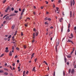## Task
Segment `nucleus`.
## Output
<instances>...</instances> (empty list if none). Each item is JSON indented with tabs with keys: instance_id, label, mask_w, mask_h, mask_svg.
<instances>
[{
	"instance_id": "1",
	"label": "nucleus",
	"mask_w": 76,
	"mask_h": 76,
	"mask_svg": "<svg viewBox=\"0 0 76 76\" xmlns=\"http://www.w3.org/2000/svg\"><path fill=\"white\" fill-rule=\"evenodd\" d=\"M67 42H71L72 44H74V43L72 42V41H71V40L69 39H68L67 41Z\"/></svg>"
},
{
	"instance_id": "2",
	"label": "nucleus",
	"mask_w": 76,
	"mask_h": 76,
	"mask_svg": "<svg viewBox=\"0 0 76 76\" xmlns=\"http://www.w3.org/2000/svg\"><path fill=\"white\" fill-rule=\"evenodd\" d=\"M72 16V11H70V18H71Z\"/></svg>"
},
{
	"instance_id": "3",
	"label": "nucleus",
	"mask_w": 76,
	"mask_h": 76,
	"mask_svg": "<svg viewBox=\"0 0 76 76\" xmlns=\"http://www.w3.org/2000/svg\"><path fill=\"white\" fill-rule=\"evenodd\" d=\"M58 45H56L55 47V50L56 52H57V47Z\"/></svg>"
},
{
	"instance_id": "4",
	"label": "nucleus",
	"mask_w": 76,
	"mask_h": 76,
	"mask_svg": "<svg viewBox=\"0 0 76 76\" xmlns=\"http://www.w3.org/2000/svg\"><path fill=\"white\" fill-rule=\"evenodd\" d=\"M62 20H63V18H61V19H59V22H61Z\"/></svg>"
},
{
	"instance_id": "5",
	"label": "nucleus",
	"mask_w": 76,
	"mask_h": 76,
	"mask_svg": "<svg viewBox=\"0 0 76 76\" xmlns=\"http://www.w3.org/2000/svg\"><path fill=\"white\" fill-rule=\"evenodd\" d=\"M9 55L10 56H12V52L11 51L10 52V53L9 54Z\"/></svg>"
},
{
	"instance_id": "6",
	"label": "nucleus",
	"mask_w": 76,
	"mask_h": 76,
	"mask_svg": "<svg viewBox=\"0 0 76 76\" xmlns=\"http://www.w3.org/2000/svg\"><path fill=\"white\" fill-rule=\"evenodd\" d=\"M35 67H34V68L33 69L32 71L34 72H34H35Z\"/></svg>"
},
{
	"instance_id": "7",
	"label": "nucleus",
	"mask_w": 76,
	"mask_h": 76,
	"mask_svg": "<svg viewBox=\"0 0 76 76\" xmlns=\"http://www.w3.org/2000/svg\"><path fill=\"white\" fill-rule=\"evenodd\" d=\"M63 26H62V27H61V32H63Z\"/></svg>"
},
{
	"instance_id": "8",
	"label": "nucleus",
	"mask_w": 76,
	"mask_h": 76,
	"mask_svg": "<svg viewBox=\"0 0 76 76\" xmlns=\"http://www.w3.org/2000/svg\"><path fill=\"white\" fill-rule=\"evenodd\" d=\"M8 15H9V14H7V15H4L3 17V18L4 19V18H6V16H8Z\"/></svg>"
},
{
	"instance_id": "9",
	"label": "nucleus",
	"mask_w": 76,
	"mask_h": 76,
	"mask_svg": "<svg viewBox=\"0 0 76 76\" xmlns=\"http://www.w3.org/2000/svg\"><path fill=\"white\" fill-rule=\"evenodd\" d=\"M35 33L36 34V36H38V32H36Z\"/></svg>"
},
{
	"instance_id": "10",
	"label": "nucleus",
	"mask_w": 76,
	"mask_h": 76,
	"mask_svg": "<svg viewBox=\"0 0 76 76\" xmlns=\"http://www.w3.org/2000/svg\"><path fill=\"white\" fill-rule=\"evenodd\" d=\"M12 37V35H10L9 36V37H8V39H10V38Z\"/></svg>"
},
{
	"instance_id": "11",
	"label": "nucleus",
	"mask_w": 76,
	"mask_h": 76,
	"mask_svg": "<svg viewBox=\"0 0 76 76\" xmlns=\"http://www.w3.org/2000/svg\"><path fill=\"white\" fill-rule=\"evenodd\" d=\"M72 4L73 5H74L75 4V1L73 0L72 1Z\"/></svg>"
},
{
	"instance_id": "12",
	"label": "nucleus",
	"mask_w": 76,
	"mask_h": 76,
	"mask_svg": "<svg viewBox=\"0 0 76 76\" xmlns=\"http://www.w3.org/2000/svg\"><path fill=\"white\" fill-rule=\"evenodd\" d=\"M33 36H34V37H33V39H34L35 38V33H33Z\"/></svg>"
},
{
	"instance_id": "13",
	"label": "nucleus",
	"mask_w": 76,
	"mask_h": 76,
	"mask_svg": "<svg viewBox=\"0 0 76 76\" xmlns=\"http://www.w3.org/2000/svg\"><path fill=\"white\" fill-rule=\"evenodd\" d=\"M74 72V69H72V70L71 73H73Z\"/></svg>"
},
{
	"instance_id": "14",
	"label": "nucleus",
	"mask_w": 76,
	"mask_h": 76,
	"mask_svg": "<svg viewBox=\"0 0 76 76\" xmlns=\"http://www.w3.org/2000/svg\"><path fill=\"white\" fill-rule=\"evenodd\" d=\"M9 16H7V17L5 18V19H6V20H7V19H9Z\"/></svg>"
},
{
	"instance_id": "15",
	"label": "nucleus",
	"mask_w": 76,
	"mask_h": 76,
	"mask_svg": "<svg viewBox=\"0 0 76 76\" xmlns=\"http://www.w3.org/2000/svg\"><path fill=\"white\" fill-rule=\"evenodd\" d=\"M25 71H24L23 72V76H25V75H26V74L25 75Z\"/></svg>"
},
{
	"instance_id": "16",
	"label": "nucleus",
	"mask_w": 76,
	"mask_h": 76,
	"mask_svg": "<svg viewBox=\"0 0 76 76\" xmlns=\"http://www.w3.org/2000/svg\"><path fill=\"white\" fill-rule=\"evenodd\" d=\"M15 27V26H12V29H14V27Z\"/></svg>"
},
{
	"instance_id": "17",
	"label": "nucleus",
	"mask_w": 76,
	"mask_h": 76,
	"mask_svg": "<svg viewBox=\"0 0 76 76\" xmlns=\"http://www.w3.org/2000/svg\"><path fill=\"white\" fill-rule=\"evenodd\" d=\"M64 60L65 61V63L66 62V61H67V59H66V58H64Z\"/></svg>"
},
{
	"instance_id": "18",
	"label": "nucleus",
	"mask_w": 76,
	"mask_h": 76,
	"mask_svg": "<svg viewBox=\"0 0 76 76\" xmlns=\"http://www.w3.org/2000/svg\"><path fill=\"white\" fill-rule=\"evenodd\" d=\"M70 26V24H69V25H68V28H69Z\"/></svg>"
},
{
	"instance_id": "19",
	"label": "nucleus",
	"mask_w": 76,
	"mask_h": 76,
	"mask_svg": "<svg viewBox=\"0 0 76 76\" xmlns=\"http://www.w3.org/2000/svg\"><path fill=\"white\" fill-rule=\"evenodd\" d=\"M45 25H48V23H47V22H45Z\"/></svg>"
},
{
	"instance_id": "20",
	"label": "nucleus",
	"mask_w": 76,
	"mask_h": 76,
	"mask_svg": "<svg viewBox=\"0 0 76 76\" xmlns=\"http://www.w3.org/2000/svg\"><path fill=\"white\" fill-rule=\"evenodd\" d=\"M4 75H8V73L7 72H5L4 73Z\"/></svg>"
},
{
	"instance_id": "21",
	"label": "nucleus",
	"mask_w": 76,
	"mask_h": 76,
	"mask_svg": "<svg viewBox=\"0 0 76 76\" xmlns=\"http://www.w3.org/2000/svg\"><path fill=\"white\" fill-rule=\"evenodd\" d=\"M3 56H4V54H3L1 55L0 56V57H3Z\"/></svg>"
},
{
	"instance_id": "22",
	"label": "nucleus",
	"mask_w": 76,
	"mask_h": 76,
	"mask_svg": "<svg viewBox=\"0 0 76 76\" xmlns=\"http://www.w3.org/2000/svg\"><path fill=\"white\" fill-rule=\"evenodd\" d=\"M56 10L57 11H58V7H56Z\"/></svg>"
},
{
	"instance_id": "23",
	"label": "nucleus",
	"mask_w": 76,
	"mask_h": 76,
	"mask_svg": "<svg viewBox=\"0 0 76 76\" xmlns=\"http://www.w3.org/2000/svg\"><path fill=\"white\" fill-rule=\"evenodd\" d=\"M48 17H46L45 18V20H48Z\"/></svg>"
},
{
	"instance_id": "24",
	"label": "nucleus",
	"mask_w": 76,
	"mask_h": 76,
	"mask_svg": "<svg viewBox=\"0 0 76 76\" xmlns=\"http://www.w3.org/2000/svg\"><path fill=\"white\" fill-rule=\"evenodd\" d=\"M70 36H71V37H72V38H73V34H72V33H71V34Z\"/></svg>"
},
{
	"instance_id": "25",
	"label": "nucleus",
	"mask_w": 76,
	"mask_h": 76,
	"mask_svg": "<svg viewBox=\"0 0 76 76\" xmlns=\"http://www.w3.org/2000/svg\"><path fill=\"white\" fill-rule=\"evenodd\" d=\"M67 57L68 58H71V56H67Z\"/></svg>"
},
{
	"instance_id": "26",
	"label": "nucleus",
	"mask_w": 76,
	"mask_h": 76,
	"mask_svg": "<svg viewBox=\"0 0 76 76\" xmlns=\"http://www.w3.org/2000/svg\"><path fill=\"white\" fill-rule=\"evenodd\" d=\"M6 0H4L3 1V3H4L6 2Z\"/></svg>"
},
{
	"instance_id": "27",
	"label": "nucleus",
	"mask_w": 76,
	"mask_h": 76,
	"mask_svg": "<svg viewBox=\"0 0 76 76\" xmlns=\"http://www.w3.org/2000/svg\"><path fill=\"white\" fill-rule=\"evenodd\" d=\"M14 8H13V7H12V8H11V10L12 11H13V10H14Z\"/></svg>"
},
{
	"instance_id": "28",
	"label": "nucleus",
	"mask_w": 76,
	"mask_h": 76,
	"mask_svg": "<svg viewBox=\"0 0 76 76\" xmlns=\"http://www.w3.org/2000/svg\"><path fill=\"white\" fill-rule=\"evenodd\" d=\"M12 66H13V67H14V66H15V63L12 64Z\"/></svg>"
},
{
	"instance_id": "29",
	"label": "nucleus",
	"mask_w": 76,
	"mask_h": 76,
	"mask_svg": "<svg viewBox=\"0 0 76 76\" xmlns=\"http://www.w3.org/2000/svg\"><path fill=\"white\" fill-rule=\"evenodd\" d=\"M15 13H17L18 12V11H15Z\"/></svg>"
},
{
	"instance_id": "30",
	"label": "nucleus",
	"mask_w": 76,
	"mask_h": 76,
	"mask_svg": "<svg viewBox=\"0 0 76 76\" xmlns=\"http://www.w3.org/2000/svg\"><path fill=\"white\" fill-rule=\"evenodd\" d=\"M37 58H36V59H35L34 60V62H35L36 61H37Z\"/></svg>"
},
{
	"instance_id": "31",
	"label": "nucleus",
	"mask_w": 76,
	"mask_h": 76,
	"mask_svg": "<svg viewBox=\"0 0 76 76\" xmlns=\"http://www.w3.org/2000/svg\"><path fill=\"white\" fill-rule=\"evenodd\" d=\"M63 75L64 76H65V73L64 72V71H63Z\"/></svg>"
},
{
	"instance_id": "32",
	"label": "nucleus",
	"mask_w": 76,
	"mask_h": 76,
	"mask_svg": "<svg viewBox=\"0 0 76 76\" xmlns=\"http://www.w3.org/2000/svg\"><path fill=\"white\" fill-rule=\"evenodd\" d=\"M25 11V9H23L22 11V12H24Z\"/></svg>"
},
{
	"instance_id": "33",
	"label": "nucleus",
	"mask_w": 76,
	"mask_h": 76,
	"mask_svg": "<svg viewBox=\"0 0 76 76\" xmlns=\"http://www.w3.org/2000/svg\"><path fill=\"white\" fill-rule=\"evenodd\" d=\"M11 15H12V16H16V14H13Z\"/></svg>"
},
{
	"instance_id": "34",
	"label": "nucleus",
	"mask_w": 76,
	"mask_h": 76,
	"mask_svg": "<svg viewBox=\"0 0 76 76\" xmlns=\"http://www.w3.org/2000/svg\"><path fill=\"white\" fill-rule=\"evenodd\" d=\"M0 73H3V70H1L0 71Z\"/></svg>"
},
{
	"instance_id": "35",
	"label": "nucleus",
	"mask_w": 76,
	"mask_h": 76,
	"mask_svg": "<svg viewBox=\"0 0 76 76\" xmlns=\"http://www.w3.org/2000/svg\"><path fill=\"white\" fill-rule=\"evenodd\" d=\"M5 51L6 53H8V52H9V50H5Z\"/></svg>"
},
{
	"instance_id": "36",
	"label": "nucleus",
	"mask_w": 76,
	"mask_h": 76,
	"mask_svg": "<svg viewBox=\"0 0 76 76\" xmlns=\"http://www.w3.org/2000/svg\"><path fill=\"white\" fill-rule=\"evenodd\" d=\"M24 25L25 26H26V27L28 26V24H25Z\"/></svg>"
},
{
	"instance_id": "37",
	"label": "nucleus",
	"mask_w": 76,
	"mask_h": 76,
	"mask_svg": "<svg viewBox=\"0 0 76 76\" xmlns=\"http://www.w3.org/2000/svg\"><path fill=\"white\" fill-rule=\"evenodd\" d=\"M34 54H35V53H33L32 54V55H31L32 57H34Z\"/></svg>"
},
{
	"instance_id": "38",
	"label": "nucleus",
	"mask_w": 76,
	"mask_h": 76,
	"mask_svg": "<svg viewBox=\"0 0 76 76\" xmlns=\"http://www.w3.org/2000/svg\"><path fill=\"white\" fill-rule=\"evenodd\" d=\"M4 70L5 71H8V69H6V68H4Z\"/></svg>"
},
{
	"instance_id": "39",
	"label": "nucleus",
	"mask_w": 76,
	"mask_h": 76,
	"mask_svg": "<svg viewBox=\"0 0 76 76\" xmlns=\"http://www.w3.org/2000/svg\"><path fill=\"white\" fill-rule=\"evenodd\" d=\"M72 6V1H71V6Z\"/></svg>"
},
{
	"instance_id": "40",
	"label": "nucleus",
	"mask_w": 76,
	"mask_h": 76,
	"mask_svg": "<svg viewBox=\"0 0 76 76\" xmlns=\"http://www.w3.org/2000/svg\"><path fill=\"white\" fill-rule=\"evenodd\" d=\"M48 20L50 21V20H51V18H48Z\"/></svg>"
},
{
	"instance_id": "41",
	"label": "nucleus",
	"mask_w": 76,
	"mask_h": 76,
	"mask_svg": "<svg viewBox=\"0 0 76 76\" xmlns=\"http://www.w3.org/2000/svg\"><path fill=\"white\" fill-rule=\"evenodd\" d=\"M53 76H55V71H54L53 72Z\"/></svg>"
},
{
	"instance_id": "42",
	"label": "nucleus",
	"mask_w": 76,
	"mask_h": 76,
	"mask_svg": "<svg viewBox=\"0 0 76 76\" xmlns=\"http://www.w3.org/2000/svg\"><path fill=\"white\" fill-rule=\"evenodd\" d=\"M68 32H70V28H69L67 30Z\"/></svg>"
},
{
	"instance_id": "43",
	"label": "nucleus",
	"mask_w": 76,
	"mask_h": 76,
	"mask_svg": "<svg viewBox=\"0 0 76 76\" xmlns=\"http://www.w3.org/2000/svg\"><path fill=\"white\" fill-rule=\"evenodd\" d=\"M22 16H21L20 18V20L22 19Z\"/></svg>"
},
{
	"instance_id": "44",
	"label": "nucleus",
	"mask_w": 76,
	"mask_h": 76,
	"mask_svg": "<svg viewBox=\"0 0 76 76\" xmlns=\"http://www.w3.org/2000/svg\"><path fill=\"white\" fill-rule=\"evenodd\" d=\"M10 68H11V69L12 70H13V69H12V66H10Z\"/></svg>"
},
{
	"instance_id": "45",
	"label": "nucleus",
	"mask_w": 76,
	"mask_h": 76,
	"mask_svg": "<svg viewBox=\"0 0 76 76\" xmlns=\"http://www.w3.org/2000/svg\"><path fill=\"white\" fill-rule=\"evenodd\" d=\"M18 58V56L16 55L15 57V58Z\"/></svg>"
},
{
	"instance_id": "46",
	"label": "nucleus",
	"mask_w": 76,
	"mask_h": 76,
	"mask_svg": "<svg viewBox=\"0 0 76 76\" xmlns=\"http://www.w3.org/2000/svg\"><path fill=\"white\" fill-rule=\"evenodd\" d=\"M45 2H46V4H48V2L47 1H45Z\"/></svg>"
},
{
	"instance_id": "47",
	"label": "nucleus",
	"mask_w": 76,
	"mask_h": 76,
	"mask_svg": "<svg viewBox=\"0 0 76 76\" xmlns=\"http://www.w3.org/2000/svg\"><path fill=\"white\" fill-rule=\"evenodd\" d=\"M74 29L75 31L76 30V27L75 26L74 28Z\"/></svg>"
},
{
	"instance_id": "48",
	"label": "nucleus",
	"mask_w": 76,
	"mask_h": 76,
	"mask_svg": "<svg viewBox=\"0 0 76 76\" xmlns=\"http://www.w3.org/2000/svg\"><path fill=\"white\" fill-rule=\"evenodd\" d=\"M23 14V12H22L21 13V15L22 16Z\"/></svg>"
},
{
	"instance_id": "49",
	"label": "nucleus",
	"mask_w": 76,
	"mask_h": 76,
	"mask_svg": "<svg viewBox=\"0 0 76 76\" xmlns=\"http://www.w3.org/2000/svg\"><path fill=\"white\" fill-rule=\"evenodd\" d=\"M15 49V48L14 47V46H12V50H13Z\"/></svg>"
},
{
	"instance_id": "50",
	"label": "nucleus",
	"mask_w": 76,
	"mask_h": 76,
	"mask_svg": "<svg viewBox=\"0 0 76 76\" xmlns=\"http://www.w3.org/2000/svg\"><path fill=\"white\" fill-rule=\"evenodd\" d=\"M7 39L6 38H4V39L5 41H6Z\"/></svg>"
},
{
	"instance_id": "51",
	"label": "nucleus",
	"mask_w": 76,
	"mask_h": 76,
	"mask_svg": "<svg viewBox=\"0 0 76 76\" xmlns=\"http://www.w3.org/2000/svg\"><path fill=\"white\" fill-rule=\"evenodd\" d=\"M17 63H19V60H17Z\"/></svg>"
},
{
	"instance_id": "52",
	"label": "nucleus",
	"mask_w": 76,
	"mask_h": 76,
	"mask_svg": "<svg viewBox=\"0 0 76 76\" xmlns=\"http://www.w3.org/2000/svg\"><path fill=\"white\" fill-rule=\"evenodd\" d=\"M19 11H20H20H21V9L19 8Z\"/></svg>"
},
{
	"instance_id": "53",
	"label": "nucleus",
	"mask_w": 76,
	"mask_h": 76,
	"mask_svg": "<svg viewBox=\"0 0 76 76\" xmlns=\"http://www.w3.org/2000/svg\"><path fill=\"white\" fill-rule=\"evenodd\" d=\"M71 71V70L70 69H69V73H70Z\"/></svg>"
},
{
	"instance_id": "54",
	"label": "nucleus",
	"mask_w": 76,
	"mask_h": 76,
	"mask_svg": "<svg viewBox=\"0 0 76 76\" xmlns=\"http://www.w3.org/2000/svg\"><path fill=\"white\" fill-rule=\"evenodd\" d=\"M66 64L67 65H69V62H67V63H66Z\"/></svg>"
},
{
	"instance_id": "55",
	"label": "nucleus",
	"mask_w": 76,
	"mask_h": 76,
	"mask_svg": "<svg viewBox=\"0 0 76 76\" xmlns=\"http://www.w3.org/2000/svg\"><path fill=\"white\" fill-rule=\"evenodd\" d=\"M21 36H23V33H22V32L21 33Z\"/></svg>"
},
{
	"instance_id": "56",
	"label": "nucleus",
	"mask_w": 76,
	"mask_h": 76,
	"mask_svg": "<svg viewBox=\"0 0 76 76\" xmlns=\"http://www.w3.org/2000/svg\"><path fill=\"white\" fill-rule=\"evenodd\" d=\"M16 49H17V50H19V48H16Z\"/></svg>"
},
{
	"instance_id": "57",
	"label": "nucleus",
	"mask_w": 76,
	"mask_h": 76,
	"mask_svg": "<svg viewBox=\"0 0 76 76\" xmlns=\"http://www.w3.org/2000/svg\"><path fill=\"white\" fill-rule=\"evenodd\" d=\"M23 47H24V48H25V49L26 48V47L25 45Z\"/></svg>"
},
{
	"instance_id": "58",
	"label": "nucleus",
	"mask_w": 76,
	"mask_h": 76,
	"mask_svg": "<svg viewBox=\"0 0 76 76\" xmlns=\"http://www.w3.org/2000/svg\"><path fill=\"white\" fill-rule=\"evenodd\" d=\"M5 49L6 50H8V47H6Z\"/></svg>"
},
{
	"instance_id": "59",
	"label": "nucleus",
	"mask_w": 76,
	"mask_h": 76,
	"mask_svg": "<svg viewBox=\"0 0 76 76\" xmlns=\"http://www.w3.org/2000/svg\"><path fill=\"white\" fill-rule=\"evenodd\" d=\"M28 71H27V72H26V74H27L28 73Z\"/></svg>"
},
{
	"instance_id": "60",
	"label": "nucleus",
	"mask_w": 76,
	"mask_h": 76,
	"mask_svg": "<svg viewBox=\"0 0 76 76\" xmlns=\"http://www.w3.org/2000/svg\"><path fill=\"white\" fill-rule=\"evenodd\" d=\"M53 8H54V7H55V5H54V4H53Z\"/></svg>"
},
{
	"instance_id": "61",
	"label": "nucleus",
	"mask_w": 76,
	"mask_h": 76,
	"mask_svg": "<svg viewBox=\"0 0 76 76\" xmlns=\"http://www.w3.org/2000/svg\"><path fill=\"white\" fill-rule=\"evenodd\" d=\"M61 1V0H59L58 1V3H60V2Z\"/></svg>"
},
{
	"instance_id": "62",
	"label": "nucleus",
	"mask_w": 76,
	"mask_h": 76,
	"mask_svg": "<svg viewBox=\"0 0 76 76\" xmlns=\"http://www.w3.org/2000/svg\"><path fill=\"white\" fill-rule=\"evenodd\" d=\"M34 41H35V40L34 39H33L32 40V42H34Z\"/></svg>"
},
{
	"instance_id": "63",
	"label": "nucleus",
	"mask_w": 76,
	"mask_h": 76,
	"mask_svg": "<svg viewBox=\"0 0 76 76\" xmlns=\"http://www.w3.org/2000/svg\"><path fill=\"white\" fill-rule=\"evenodd\" d=\"M62 15L64 16V12H62Z\"/></svg>"
},
{
	"instance_id": "64",
	"label": "nucleus",
	"mask_w": 76,
	"mask_h": 76,
	"mask_svg": "<svg viewBox=\"0 0 76 76\" xmlns=\"http://www.w3.org/2000/svg\"><path fill=\"white\" fill-rule=\"evenodd\" d=\"M6 23V21H4V22L3 23H4H4Z\"/></svg>"
}]
</instances>
